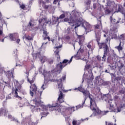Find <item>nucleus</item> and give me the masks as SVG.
<instances>
[{
    "label": "nucleus",
    "instance_id": "1",
    "mask_svg": "<svg viewBox=\"0 0 125 125\" xmlns=\"http://www.w3.org/2000/svg\"><path fill=\"white\" fill-rule=\"evenodd\" d=\"M83 95L85 97H89L90 99V109L93 112L95 115H100L101 116H105V115H107L108 113H109V111H102L99 109V108L97 107V104H96V103H95V101L93 100L92 98L90 97V93L89 91L87 90H84L82 92Z\"/></svg>",
    "mask_w": 125,
    "mask_h": 125
},
{
    "label": "nucleus",
    "instance_id": "2",
    "mask_svg": "<svg viewBox=\"0 0 125 125\" xmlns=\"http://www.w3.org/2000/svg\"><path fill=\"white\" fill-rule=\"evenodd\" d=\"M30 88L31 90H30V94L31 96L35 95L36 101L37 99H39L40 100L41 96H42V90H43L38 91V88H37L36 84H31Z\"/></svg>",
    "mask_w": 125,
    "mask_h": 125
},
{
    "label": "nucleus",
    "instance_id": "3",
    "mask_svg": "<svg viewBox=\"0 0 125 125\" xmlns=\"http://www.w3.org/2000/svg\"><path fill=\"white\" fill-rule=\"evenodd\" d=\"M49 108L53 109V111H56L58 113H64L65 111H67V109L64 108L63 106H59V104L57 103H54L52 104V105H48Z\"/></svg>",
    "mask_w": 125,
    "mask_h": 125
},
{
    "label": "nucleus",
    "instance_id": "4",
    "mask_svg": "<svg viewBox=\"0 0 125 125\" xmlns=\"http://www.w3.org/2000/svg\"><path fill=\"white\" fill-rule=\"evenodd\" d=\"M42 101H39V102H36L37 106H35V109L38 112H41L42 111H42H46L48 108H49L51 111H53V109H51L50 107H49V105L51 106L50 104H48L47 105H44L43 104H42L41 103Z\"/></svg>",
    "mask_w": 125,
    "mask_h": 125
},
{
    "label": "nucleus",
    "instance_id": "5",
    "mask_svg": "<svg viewBox=\"0 0 125 125\" xmlns=\"http://www.w3.org/2000/svg\"><path fill=\"white\" fill-rule=\"evenodd\" d=\"M68 60H64L62 62H60L58 64H57L56 68V69H59V70H57V72L58 74H60L61 72L62 71V70H63V68L64 67H66V65H68Z\"/></svg>",
    "mask_w": 125,
    "mask_h": 125
},
{
    "label": "nucleus",
    "instance_id": "6",
    "mask_svg": "<svg viewBox=\"0 0 125 125\" xmlns=\"http://www.w3.org/2000/svg\"><path fill=\"white\" fill-rule=\"evenodd\" d=\"M98 45L100 49H102V48L104 49V55L103 56V58H104V57H106L105 56L107 55V51L108 49L107 42H100V43H98Z\"/></svg>",
    "mask_w": 125,
    "mask_h": 125
},
{
    "label": "nucleus",
    "instance_id": "7",
    "mask_svg": "<svg viewBox=\"0 0 125 125\" xmlns=\"http://www.w3.org/2000/svg\"><path fill=\"white\" fill-rule=\"evenodd\" d=\"M39 23L41 24L42 26H46V24H51V20L47 18L40 19L39 20Z\"/></svg>",
    "mask_w": 125,
    "mask_h": 125
},
{
    "label": "nucleus",
    "instance_id": "8",
    "mask_svg": "<svg viewBox=\"0 0 125 125\" xmlns=\"http://www.w3.org/2000/svg\"><path fill=\"white\" fill-rule=\"evenodd\" d=\"M94 27L95 33H100L101 31L100 30V27L101 28H102V22H101V21L99 20L97 24L94 25Z\"/></svg>",
    "mask_w": 125,
    "mask_h": 125
},
{
    "label": "nucleus",
    "instance_id": "9",
    "mask_svg": "<svg viewBox=\"0 0 125 125\" xmlns=\"http://www.w3.org/2000/svg\"><path fill=\"white\" fill-rule=\"evenodd\" d=\"M83 26L87 33H89V32H91L92 26L90 24H89V23L86 22H84V23H83Z\"/></svg>",
    "mask_w": 125,
    "mask_h": 125
},
{
    "label": "nucleus",
    "instance_id": "10",
    "mask_svg": "<svg viewBox=\"0 0 125 125\" xmlns=\"http://www.w3.org/2000/svg\"><path fill=\"white\" fill-rule=\"evenodd\" d=\"M62 47V45H60L59 46H56L55 48H56V50L55 51V55L56 57H57V61H60V56L59 55V52H60V50L59 48H61Z\"/></svg>",
    "mask_w": 125,
    "mask_h": 125
},
{
    "label": "nucleus",
    "instance_id": "11",
    "mask_svg": "<svg viewBox=\"0 0 125 125\" xmlns=\"http://www.w3.org/2000/svg\"><path fill=\"white\" fill-rule=\"evenodd\" d=\"M18 92H19V91L16 89H15L14 87L12 88V93L14 94V97L18 98L19 100H22V97L18 95Z\"/></svg>",
    "mask_w": 125,
    "mask_h": 125
},
{
    "label": "nucleus",
    "instance_id": "12",
    "mask_svg": "<svg viewBox=\"0 0 125 125\" xmlns=\"http://www.w3.org/2000/svg\"><path fill=\"white\" fill-rule=\"evenodd\" d=\"M63 102H64V94H63L62 91H60L58 98V103L61 104V103H63Z\"/></svg>",
    "mask_w": 125,
    "mask_h": 125
},
{
    "label": "nucleus",
    "instance_id": "13",
    "mask_svg": "<svg viewBox=\"0 0 125 125\" xmlns=\"http://www.w3.org/2000/svg\"><path fill=\"white\" fill-rule=\"evenodd\" d=\"M8 110L5 107H2L0 108V117H1L2 115L4 116H7Z\"/></svg>",
    "mask_w": 125,
    "mask_h": 125
},
{
    "label": "nucleus",
    "instance_id": "14",
    "mask_svg": "<svg viewBox=\"0 0 125 125\" xmlns=\"http://www.w3.org/2000/svg\"><path fill=\"white\" fill-rule=\"evenodd\" d=\"M62 82V78H61L60 80H57V83H58V88L60 89V91H63V90H64V87H63Z\"/></svg>",
    "mask_w": 125,
    "mask_h": 125
},
{
    "label": "nucleus",
    "instance_id": "15",
    "mask_svg": "<svg viewBox=\"0 0 125 125\" xmlns=\"http://www.w3.org/2000/svg\"><path fill=\"white\" fill-rule=\"evenodd\" d=\"M48 33H47V31H46L45 30H43V35L42 38L43 41H45V40H48L49 42H50V37L49 36H48Z\"/></svg>",
    "mask_w": 125,
    "mask_h": 125
},
{
    "label": "nucleus",
    "instance_id": "16",
    "mask_svg": "<svg viewBox=\"0 0 125 125\" xmlns=\"http://www.w3.org/2000/svg\"><path fill=\"white\" fill-rule=\"evenodd\" d=\"M73 58H75L76 60H79V59H81V56L80 55H79V52H77L76 55H74L71 58L70 61L68 62V63H71V62H72Z\"/></svg>",
    "mask_w": 125,
    "mask_h": 125
},
{
    "label": "nucleus",
    "instance_id": "17",
    "mask_svg": "<svg viewBox=\"0 0 125 125\" xmlns=\"http://www.w3.org/2000/svg\"><path fill=\"white\" fill-rule=\"evenodd\" d=\"M76 34L78 37V39H79V43L80 45H82V44H83V42H82V40H84V37L83 35H78V33H77V32H76Z\"/></svg>",
    "mask_w": 125,
    "mask_h": 125
},
{
    "label": "nucleus",
    "instance_id": "18",
    "mask_svg": "<svg viewBox=\"0 0 125 125\" xmlns=\"http://www.w3.org/2000/svg\"><path fill=\"white\" fill-rule=\"evenodd\" d=\"M108 103H109V105H110V107L109 108V112H116V109H114V107H113V106H114V104H112V101L110 100L108 101Z\"/></svg>",
    "mask_w": 125,
    "mask_h": 125
},
{
    "label": "nucleus",
    "instance_id": "19",
    "mask_svg": "<svg viewBox=\"0 0 125 125\" xmlns=\"http://www.w3.org/2000/svg\"><path fill=\"white\" fill-rule=\"evenodd\" d=\"M100 33H95V38H96V41L98 44V43H100L99 42H100V40H101V35H99Z\"/></svg>",
    "mask_w": 125,
    "mask_h": 125
},
{
    "label": "nucleus",
    "instance_id": "20",
    "mask_svg": "<svg viewBox=\"0 0 125 125\" xmlns=\"http://www.w3.org/2000/svg\"><path fill=\"white\" fill-rule=\"evenodd\" d=\"M104 9L105 15H108L112 12V10H111L108 7L104 8Z\"/></svg>",
    "mask_w": 125,
    "mask_h": 125
},
{
    "label": "nucleus",
    "instance_id": "21",
    "mask_svg": "<svg viewBox=\"0 0 125 125\" xmlns=\"http://www.w3.org/2000/svg\"><path fill=\"white\" fill-rule=\"evenodd\" d=\"M39 58H40L41 62L42 64H43V63H44V62H46V61H47V58H46V57H45L44 56H42L41 57H39Z\"/></svg>",
    "mask_w": 125,
    "mask_h": 125
},
{
    "label": "nucleus",
    "instance_id": "22",
    "mask_svg": "<svg viewBox=\"0 0 125 125\" xmlns=\"http://www.w3.org/2000/svg\"><path fill=\"white\" fill-rule=\"evenodd\" d=\"M32 56L34 59H37V57H41V52H38L36 53H33Z\"/></svg>",
    "mask_w": 125,
    "mask_h": 125
},
{
    "label": "nucleus",
    "instance_id": "23",
    "mask_svg": "<svg viewBox=\"0 0 125 125\" xmlns=\"http://www.w3.org/2000/svg\"><path fill=\"white\" fill-rule=\"evenodd\" d=\"M8 119L11 120V122L15 121V122H16V123H19V121H18V120H17V119H16L15 118L13 117L12 115H11L9 114L8 115Z\"/></svg>",
    "mask_w": 125,
    "mask_h": 125
},
{
    "label": "nucleus",
    "instance_id": "24",
    "mask_svg": "<svg viewBox=\"0 0 125 125\" xmlns=\"http://www.w3.org/2000/svg\"><path fill=\"white\" fill-rule=\"evenodd\" d=\"M119 40L120 41V42H125V34H122L120 35L119 37Z\"/></svg>",
    "mask_w": 125,
    "mask_h": 125
},
{
    "label": "nucleus",
    "instance_id": "25",
    "mask_svg": "<svg viewBox=\"0 0 125 125\" xmlns=\"http://www.w3.org/2000/svg\"><path fill=\"white\" fill-rule=\"evenodd\" d=\"M66 111L69 112V114H72V112H75V107H69L66 108Z\"/></svg>",
    "mask_w": 125,
    "mask_h": 125
},
{
    "label": "nucleus",
    "instance_id": "26",
    "mask_svg": "<svg viewBox=\"0 0 125 125\" xmlns=\"http://www.w3.org/2000/svg\"><path fill=\"white\" fill-rule=\"evenodd\" d=\"M72 13L73 17L74 18H77V17H79V16H80V14L79 13V12L77 11H73L72 12Z\"/></svg>",
    "mask_w": 125,
    "mask_h": 125
},
{
    "label": "nucleus",
    "instance_id": "27",
    "mask_svg": "<svg viewBox=\"0 0 125 125\" xmlns=\"http://www.w3.org/2000/svg\"><path fill=\"white\" fill-rule=\"evenodd\" d=\"M6 76L8 79H10L11 77H12L13 79H14V76H13V72H10V71L8 72Z\"/></svg>",
    "mask_w": 125,
    "mask_h": 125
},
{
    "label": "nucleus",
    "instance_id": "28",
    "mask_svg": "<svg viewBox=\"0 0 125 125\" xmlns=\"http://www.w3.org/2000/svg\"><path fill=\"white\" fill-rule=\"evenodd\" d=\"M116 49H118V51H121L123 50V47H122V43L120 42L119 45L115 47Z\"/></svg>",
    "mask_w": 125,
    "mask_h": 125
},
{
    "label": "nucleus",
    "instance_id": "29",
    "mask_svg": "<svg viewBox=\"0 0 125 125\" xmlns=\"http://www.w3.org/2000/svg\"><path fill=\"white\" fill-rule=\"evenodd\" d=\"M24 37L28 41H32L33 40V38L30 36V35H27L26 34L24 35Z\"/></svg>",
    "mask_w": 125,
    "mask_h": 125
},
{
    "label": "nucleus",
    "instance_id": "30",
    "mask_svg": "<svg viewBox=\"0 0 125 125\" xmlns=\"http://www.w3.org/2000/svg\"><path fill=\"white\" fill-rule=\"evenodd\" d=\"M35 78H33L31 80H30L29 78L27 79V82L29 83H30V84L31 85L32 83H34L35 82Z\"/></svg>",
    "mask_w": 125,
    "mask_h": 125
},
{
    "label": "nucleus",
    "instance_id": "31",
    "mask_svg": "<svg viewBox=\"0 0 125 125\" xmlns=\"http://www.w3.org/2000/svg\"><path fill=\"white\" fill-rule=\"evenodd\" d=\"M84 4L87 6H90V4H91V0H88L87 1H85Z\"/></svg>",
    "mask_w": 125,
    "mask_h": 125
},
{
    "label": "nucleus",
    "instance_id": "32",
    "mask_svg": "<svg viewBox=\"0 0 125 125\" xmlns=\"http://www.w3.org/2000/svg\"><path fill=\"white\" fill-rule=\"evenodd\" d=\"M35 26V24L32 23V21H30L29 22L28 25H27V28H30L31 27V28H33V27Z\"/></svg>",
    "mask_w": 125,
    "mask_h": 125
},
{
    "label": "nucleus",
    "instance_id": "33",
    "mask_svg": "<svg viewBox=\"0 0 125 125\" xmlns=\"http://www.w3.org/2000/svg\"><path fill=\"white\" fill-rule=\"evenodd\" d=\"M63 18H65V14H62L61 15L59 18L57 19V21H58L59 19H63Z\"/></svg>",
    "mask_w": 125,
    "mask_h": 125
},
{
    "label": "nucleus",
    "instance_id": "34",
    "mask_svg": "<svg viewBox=\"0 0 125 125\" xmlns=\"http://www.w3.org/2000/svg\"><path fill=\"white\" fill-rule=\"evenodd\" d=\"M122 108H123V106H122V105L117 107V109H116V111H117H117L116 112H117V113H119V112H121V111H122Z\"/></svg>",
    "mask_w": 125,
    "mask_h": 125
},
{
    "label": "nucleus",
    "instance_id": "35",
    "mask_svg": "<svg viewBox=\"0 0 125 125\" xmlns=\"http://www.w3.org/2000/svg\"><path fill=\"white\" fill-rule=\"evenodd\" d=\"M9 38H10V40H11L12 42L15 41V38H14V36H13V34H10Z\"/></svg>",
    "mask_w": 125,
    "mask_h": 125
},
{
    "label": "nucleus",
    "instance_id": "36",
    "mask_svg": "<svg viewBox=\"0 0 125 125\" xmlns=\"http://www.w3.org/2000/svg\"><path fill=\"white\" fill-rule=\"evenodd\" d=\"M47 61L48 64H49L50 65H51V64H53L54 61L53 59H49L48 60H47Z\"/></svg>",
    "mask_w": 125,
    "mask_h": 125
},
{
    "label": "nucleus",
    "instance_id": "37",
    "mask_svg": "<svg viewBox=\"0 0 125 125\" xmlns=\"http://www.w3.org/2000/svg\"><path fill=\"white\" fill-rule=\"evenodd\" d=\"M3 34V28L2 26H0V36H1Z\"/></svg>",
    "mask_w": 125,
    "mask_h": 125
},
{
    "label": "nucleus",
    "instance_id": "38",
    "mask_svg": "<svg viewBox=\"0 0 125 125\" xmlns=\"http://www.w3.org/2000/svg\"><path fill=\"white\" fill-rule=\"evenodd\" d=\"M16 89H17L19 91H21L22 90V86L21 85L18 86Z\"/></svg>",
    "mask_w": 125,
    "mask_h": 125
},
{
    "label": "nucleus",
    "instance_id": "39",
    "mask_svg": "<svg viewBox=\"0 0 125 125\" xmlns=\"http://www.w3.org/2000/svg\"><path fill=\"white\" fill-rule=\"evenodd\" d=\"M41 115L42 116L41 119H42L43 117H46V116H47V114H46V113L45 112H41Z\"/></svg>",
    "mask_w": 125,
    "mask_h": 125
},
{
    "label": "nucleus",
    "instance_id": "40",
    "mask_svg": "<svg viewBox=\"0 0 125 125\" xmlns=\"http://www.w3.org/2000/svg\"><path fill=\"white\" fill-rule=\"evenodd\" d=\"M68 23H69V24H72V23H74V20H72V18L70 17L69 19H68Z\"/></svg>",
    "mask_w": 125,
    "mask_h": 125
},
{
    "label": "nucleus",
    "instance_id": "41",
    "mask_svg": "<svg viewBox=\"0 0 125 125\" xmlns=\"http://www.w3.org/2000/svg\"><path fill=\"white\" fill-rule=\"evenodd\" d=\"M91 68V65L90 64H87L85 66V69L86 70H88V69H90Z\"/></svg>",
    "mask_w": 125,
    "mask_h": 125
},
{
    "label": "nucleus",
    "instance_id": "42",
    "mask_svg": "<svg viewBox=\"0 0 125 125\" xmlns=\"http://www.w3.org/2000/svg\"><path fill=\"white\" fill-rule=\"evenodd\" d=\"M3 74V68L0 66V76H1Z\"/></svg>",
    "mask_w": 125,
    "mask_h": 125
},
{
    "label": "nucleus",
    "instance_id": "43",
    "mask_svg": "<svg viewBox=\"0 0 125 125\" xmlns=\"http://www.w3.org/2000/svg\"><path fill=\"white\" fill-rule=\"evenodd\" d=\"M42 7L43 8H44V9H48L49 8V5H43Z\"/></svg>",
    "mask_w": 125,
    "mask_h": 125
},
{
    "label": "nucleus",
    "instance_id": "44",
    "mask_svg": "<svg viewBox=\"0 0 125 125\" xmlns=\"http://www.w3.org/2000/svg\"><path fill=\"white\" fill-rule=\"evenodd\" d=\"M83 51H84L83 49L80 48L78 50V53H79V54H82L83 53Z\"/></svg>",
    "mask_w": 125,
    "mask_h": 125
},
{
    "label": "nucleus",
    "instance_id": "45",
    "mask_svg": "<svg viewBox=\"0 0 125 125\" xmlns=\"http://www.w3.org/2000/svg\"><path fill=\"white\" fill-rule=\"evenodd\" d=\"M66 33H67V34H71V28L69 27H68L67 30H66Z\"/></svg>",
    "mask_w": 125,
    "mask_h": 125
},
{
    "label": "nucleus",
    "instance_id": "46",
    "mask_svg": "<svg viewBox=\"0 0 125 125\" xmlns=\"http://www.w3.org/2000/svg\"><path fill=\"white\" fill-rule=\"evenodd\" d=\"M77 89H78V90L79 91H80L81 92H83V91L84 90L83 89V87H82V86L78 87V88H77Z\"/></svg>",
    "mask_w": 125,
    "mask_h": 125
},
{
    "label": "nucleus",
    "instance_id": "47",
    "mask_svg": "<svg viewBox=\"0 0 125 125\" xmlns=\"http://www.w3.org/2000/svg\"><path fill=\"white\" fill-rule=\"evenodd\" d=\"M72 124H73V125H81V123H78V124H77V121H73L72 122Z\"/></svg>",
    "mask_w": 125,
    "mask_h": 125
},
{
    "label": "nucleus",
    "instance_id": "48",
    "mask_svg": "<svg viewBox=\"0 0 125 125\" xmlns=\"http://www.w3.org/2000/svg\"><path fill=\"white\" fill-rule=\"evenodd\" d=\"M122 80V77H117L115 78V81H121Z\"/></svg>",
    "mask_w": 125,
    "mask_h": 125
},
{
    "label": "nucleus",
    "instance_id": "49",
    "mask_svg": "<svg viewBox=\"0 0 125 125\" xmlns=\"http://www.w3.org/2000/svg\"><path fill=\"white\" fill-rule=\"evenodd\" d=\"M43 75L44 78L46 76V75H47V72L45 71V70H44L43 72Z\"/></svg>",
    "mask_w": 125,
    "mask_h": 125
},
{
    "label": "nucleus",
    "instance_id": "50",
    "mask_svg": "<svg viewBox=\"0 0 125 125\" xmlns=\"http://www.w3.org/2000/svg\"><path fill=\"white\" fill-rule=\"evenodd\" d=\"M90 72L91 73L92 75H91V80H93V73H92V69H90Z\"/></svg>",
    "mask_w": 125,
    "mask_h": 125
},
{
    "label": "nucleus",
    "instance_id": "51",
    "mask_svg": "<svg viewBox=\"0 0 125 125\" xmlns=\"http://www.w3.org/2000/svg\"><path fill=\"white\" fill-rule=\"evenodd\" d=\"M113 21L114 24L115 25H116V24H118V23L120 22L119 21H116V19H114V20H113Z\"/></svg>",
    "mask_w": 125,
    "mask_h": 125
},
{
    "label": "nucleus",
    "instance_id": "52",
    "mask_svg": "<svg viewBox=\"0 0 125 125\" xmlns=\"http://www.w3.org/2000/svg\"><path fill=\"white\" fill-rule=\"evenodd\" d=\"M87 47H88V48H91L92 46L90 44V43H88V44L87 45Z\"/></svg>",
    "mask_w": 125,
    "mask_h": 125
},
{
    "label": "nucleus",
    "instance_id": "53",
    "mask_svg": "<svg viewBox=\"0 0 125 125\" xmlns=\"http://www.w3.org/2000/svg\"><path fill=\"white\" fill-rule=\"evenodd\" d=\"M25 7H26L25 6V5L24 4H22L21 5V9H25Z\"/></svg>",
    "mask_w": 125,
    "mask_h": 125
},
{
    "label": "nucleus",
    "instance_id": "54",
    "mask_svg": "<svg viewBox=\"0 0 125 125\" xmlns=\"http://www.w3.org/2000/svg\"><path fill=\"white\" fill-rule=\"evenodd\" d=\"M58 1H59V0H54V1H53L54 4H56V3L58 2Z\"/></svg>",
    "mask_w": 125,
    "mask_h": 125
},
{
    "label": "nucleus",
    "instance_id": "55",
    "mask_svg": "<svg viewBox=\"0 0 125 125\" xmlns=\"http://www.w3.org/2000/svg\"><path fill=\"white\" fill-rule=\"evenodd\" d=\"M106 125H114L113 123H109L107 125V122H105ZM114 125H117V124H115Z\"/></svg>",
    "mask_w": 125,
    "mask_h": 125
},
{
    "label": "nucleus",
    "instance_id": "56",
    "mask_svg": "<svg viewBox=\"0 0 125 125\" xmlns=\"http://www.w3.org/2000/svg\"><path fill=\"white\" fill-rule=\"evenodd\" d=\"M106 7L107 6H111V2H107V5H106Z\"/></svg>",
    "mask_w": 125,
    "mask_h": 125
},
{
    "label": "nucleus",
    "instance_id": "57",
    "mask_svg": "<svg viewBox=\"0 0 125 125\" xmlns=\"http://www.w3.org/2000/svg\"><path fill=\"white\" fill-rule=\"evenodd\" d=\"M70 39H71V37L70 36H66L65 37V39L66 40H70Z\"/></svg>",
    "mask_w": 125,
    "mask_h": 125
},
{
    "label": "nucleus",
    "instance_id": "58",
    "mask_svg": "<svg viewBox=\"0 0 125 125\" xmlns=\"http://www.w3.org/2000/svg\"><path fill=\"white\" fill-rule=\"evenodd\" d=\"M82 107H83V106H82L81 105H78L76 106L77 109H79V108H82Z\"/></svg>",
    "mask_w": 125,
    "mask_h": 125
},
{
    "label": "nucleus",
    "instance_id": "59",
    "mask_svg": "<svg viewBox=\"0 0 125 125\" xmlns=\"http://www.w3.org/2000/svg\"><path fill=\"white\" fill-rule=\"evenodd\" d=\"M114 99L115 100H118V99H119V96H115L114 97Z\"/></svg>",
    "mask_w": 125,
    "mask_h": 125
},
{
    "label": "nucleus",
    "instance_id": "60",
    "mask_svg": "<svg viewBox=\"0 0 125 125\" xmlns=\"http://www.w3.org/2000/svg\"><path fill=\"white\" fill-rule=\"evenodd\" d=\"M68 20H69V19H68V18H65V19H64V21L65 22H68Z\"/></svg>",
    "mask_w": 125,
    "mask_h": 125
},
{
    "label": "nucleus",
    "instance_id": "61",
    "mask_svg": "<svg viewBox=\"0 0 125 125\" xmlns=\"http://www.w3.org/2000/svg\"><path fill=\"white\" fill-rule=\"evenodd\" d=\"M5 105H6V102L4 101L3 102V106H5Z\"/></svg>",
    "mask_w": 125,
    "mask_h": 125
},
{
    "label": "nucleus",
    "instance_id": "62",
    "mask_svg": "<svg viewBox=\"0 0 125 125\" xmlns=\"http://www.w3.org/2000/svg\"><path fill=\"white\" fill-rule=\"evenodd\" d=\"M16 42L17 43H19V42H20V39H18L17 41H16Z\"/></svg>",
    "mask_w": 125,
    "mask_h": 125
},
{
    "label": "nucleus",
    "instance_id": "63",
    "mask_svg": "<svg viewBox=\"0 0 125 125\" xmlns=\"http://www.w3.org/2000/svg\"><path fill=\"white\" fill-rule=\"evenodd\" d=\"M62 80L63 81H65V80H66V76L62 77Z\"/></svg>",
    "mask_w": 125,
    "mask_h": 125
},
{
    "label": "nucleus",
    "instance_id": "64",
    "mask_svg": "<svg viewBox=\"0 0 125 125\" xmlns=\"http://www.w3.org/2000/svg\"><path fill=\"white\" fill-rule=\"evenodd\" d=\"M0 42H4V39H0Z\"/></svg>",
    "mask_w": 125,
    "mask_h": 125
}]
</instances>
